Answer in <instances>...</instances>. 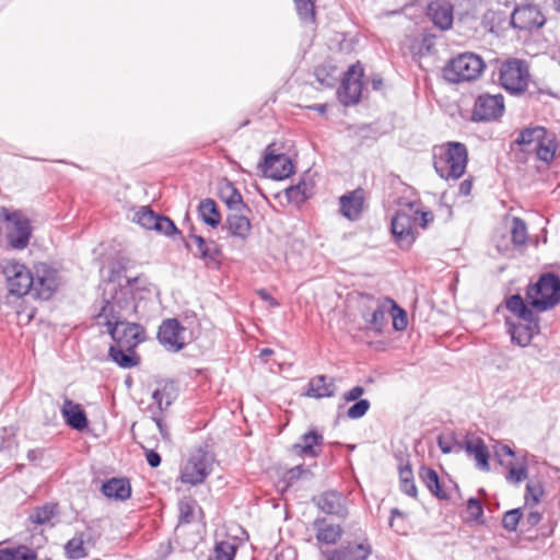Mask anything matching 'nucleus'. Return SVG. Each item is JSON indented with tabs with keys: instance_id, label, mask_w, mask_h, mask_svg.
<instances>
[{
	"instance_id": "51",
	"label": "nucleus",
	"mask_w": 560,
	"mask_h": 560,
	"mask_svg": "<svg viewBox=\"0 0 560 560\" xmlns=\"http://www.w3.org/2000/svg\"><path fill=\"white\" fill-rule=\"evenodd\" d=\"M370 406L368 399H360L347 410V416L350 419H360L369 411Z\"/></svg>"
},
{
	"instance_id": "45",
	"label": "nucleus",
	"mask_w": 560,
	"mask_h": 560,
	"mask_svg": "<svg viewBox=\"0 0 560 560\" xmlns=\"http://www.w3.org/2000/svg\"><path fill=\"white\" fill-rule=\"evenodd\" d=\"M57 513L56 504H46L42 508H38L34 511V513L30 516L31 521L36 524H47Z\"/></svg>"
},
{
	"instance_id": "20",
	"label": "nucleus",
	"mask_w": 560,
	"mask_h": 560,
	"mask_svg": "<svg viewBox=\"0 0 560 560\" xmlns=\"http://www.w3.org/2000/svg\"><path fill=\"white\" fill-rule=\"evenodd\" d=\"M61 415L65 422L72 429L83 431L88 428L89 421L82 407L66 398L61 407Z\"/></svg>"
},
{
	"instance_id": "4",
	"label": "nucleus",
	"mask_w": 560,
	"mask_h": 560,
	"mask_svg": "<svg viewBox=\"0 0 560 560\" xmlns=\"http://www.w3.org/2000/svg\"><path fill=\"white\" fill-rule=\"evenodd\" d=\"M395 301L389 298H375L361 295L359 300L360 315L365 324V329L382 334L387 324V316L390 308H394Z\"/></svg>"
},
{
	"instance_id": "10",
	"label": "nucleus",
	"mask_w": 560,
	"mask_h": 560,
	"mask_svg": "<svg viewBox=\"0 0 560 560\" xmlns=\"http://www.w3.org/2000/svg\"><path fill=\"white\" fill-rule=\"evenodd\" d=\"M9 293L16 296H23L31 292L34 284L33 272L23 264L11 260L3 266Z\"/></svg>"
},
{
	"instance_id": "27",
	"label": "nucleus",
	"mask_w": 560,
	"mask_h": 560,
	"mask_svg": "<svg viewBox=\"0 0 560 560\" xmlns=\"http://www.w3.org/2000/svg\"><path fill=\"white\" fill-rule=\"evenodd\" d=\"M102 492L109 499L125 501L131 495V487L127 479L112 478L103 483Z\"/></svg>"
},
{
	"instance_id": "39",
	"label": "nucleus",
	"mask_w": 560,
	"mask_h": 560,
	"mask_svg": "<svg viewBox=\"0 0 560 560\" xmlns=\"http://www.w3.org/2000/svg\"><path fill=\"white\" fill-rule=\"evenodd\" d=\"M0 560H35V553L25 546L0 549Z\"/></svg>"
},
{
	"instance_id": "44",
	"label": "nucleus",
	"mask_w": 560,
	"mask_h": 560,
	"mask_svg": "<svg viewBox=\"0 0 560 560\" xmlns=\"http://www.w3.org/2000/svg\"><path fill=\"white\" fill-rule=\"evenodd\" d=\"M400 489L410 497L417 495V487L413 481V475L410 466L400 467L399 470Z\"/></svg>"
},
{
	"instance_id": "18",
	"label": "nucleus",
	"mask_w": 560,
	"mask_h": 560,
	"mask_svg": "<svg viewBox=\"0 0 560 560\" xmlns=\"http://www.w3.org/2000/svg\"><path fill=\"white\" fill-rule=\"evenodd\" d=\"M317 508L329 515H336L338 517H346L348 514L347 499L346 497L337 491L329 490L323 492L316 499H314Z\"/></svg>"
},
{
	"instance_id": "41",
	"label": "nucleus",
	"mask_w": 560,
	"mask_h": 560,
	"mask_svg": "<svg viewBox=\"0 0 560 560\" xmlns=\"http://www.w3.org/2000/svg\"><path fill=\"white\" fill-rule=\"evenodd\" d=\"M236 553V545L230 541L217 542L212 555L208 560H233Z\"/></svg>"
},
{
	"instance_id": "7",
	"label": "nucleus",
	"mask_w": 560,
	"mask_h": 560,
	"mask_svg": "<svg viewBox=\"0 0 560 560\" xmlns=\"http://www.w3.org/2000/svg\"><path fill=\"white\" fill-rule=\"evenodd\" d=\"M419 205L408 203L392 219V232L402 249H408L416 240L413 225L418 223Z\"/></svg>"
},
{
	"instance_id": "32",
	"label": "nucleus",
	"mask_w": 560,
	"mask_h": 560,
	"mask_svg": "<svg viewBox=\"0 0 560 560\" xmlns=\"http://www.w3.org/2000/svg\"><path fill=\"white\" fill-rule=\"evenodd\" d=\"M547 130L544 127H534L523 130L520 133L517 139V143L523 147V150L527 153H532L534 147L545 138V132Z\"/></svg>"
},
{
	"instance_id": "31",
	"label": "nucleus",
	"mask_w": 560,
	"mask_h": 560,
	"mask_svg": "<svg viewBox=\"0 0 560 560\" xmlns=\"http://www.w3.org/2000/svg\"><path fill=\"white\" fill-rule=\"evenodd\" d=\"M109 357L120 368L130 369L139 364V357L133 350H127L119 346H112L109 348Z\"/></svg>"
},
{
	"instance_id": "28",
	"label": "nucleus",
	"mask_w": 560,
	"mask_h": 560,
	"mask_svg": "<svg viewBox=\"0 0 560 560\" xmlns=\"http://www.w3.org/2000/svg\"><path fill=\"white\" fill-rule=\"evenodd\" d=\"M313 525L316 529V539L319 542L334 545L342 535V529L339 525L328 524L325 518L315 520Z\"/></svg>"
},
{
	"instance_id": "30",
	"label": "nucleus",
	"mask_w": 560,
	"mask_h": 560,
	"mask_svg": "<svg viewBox=\"0 0 560 560\" xmlns=\"http://www.w3.org/2000/svg\"><path fill=\"white\" fill-rule=\"evenodd\" d=\"M200 219L209 226L215 229L221 223V214L214 200L207 198L198 207Z\"/></svg>"
},
{
	"instance_id": "22",
	"label": "nucleus",
	"mask_w": 560,
	"mask_h": 560,
	"mask_svg": "<svg viewBox=\"0 0 560 560\" xmlns=\"http://www.w3.org/2000/svg\"><path fill=\"white\" fill-rule=\"evenodd\" d=\"M463 447L465 452L475 459L478 469L489 471L490 454L485 442L480 438H467Z\"/></svg>"
},
{
	"instance_id": "35",
	"label": "nucleus",
	"mask_w": 560,
	"mask_h": 560,
	"mask_svg": "<svg viewBox=\"0 0 560 560\" xmlns=\"http://www.w3.org/2000/svg\"><path fill=\"white\" fill-rule=\"evenodd\" d=\"M220 196L230 209L241 210L242 208H245L242 195L231 183H226L221 187Z\"/></svg>"
},
{
	"instance_id": "29",
	"label": "nucleus",
	"mask_w": 560,
	"mask_h": 560,
	"mask_svg": "<svg viewBox=\"0 0 560 560\" xmlns=\"http://www.w3.org/2000/svg\"><path fill=\"white\" fill-rule=\"evenodd\" d=\"M225 228L232 236L245 240L250 233V222L243 214H230L226 219Z\"/></svg>"
},
{
	"instance_id": "9",
	"label": "nucleus",
	"mask_w": 560,
	"mask_h": 560,
	"mask_svg": "<svg viewBox=\"0 0 560 560\" xmlns=\"http://www.w3.org/2000/svg\"><path fill=\"white\" fill-rule=\"evenodd\" d=\"M0 214L4 218L8 241L16 249L27 246L31 236L30 220L19 211L1 209Z\"/></svg>"
},
{
	"instance_id": "47",
	"label": "nucleus",
	"mask_w": 560,
	"mask_h": 560,
	"mask_svg": "<svg viewBox=\"0 0 560 560\" xmlns=\"http://www.w3.org/2000/svg\"><path fill=\"white\" fill-rule=\"evenodd\" d=\"M285 196L290 202L301 203L307 198V185L300 182L298 185L290 186L285 189Z\"/></svg>"
},
{
	"instance_id": "8",
	"label": "nucleus",
	"mask_w": 560,
	"mask_h": 560,
	"mask_svg": "<svg viewBox=\"0 0 560 560\" xmlns=\"http://www.w3.org/2000/svg\"><path fill=\"white\" fill-rule=\"evenodd\" d=\"M500 83L511 94L523 93L529 82V70L525 61L510 59L500 67Z\"/></svg>"
},
{
	"instance_id": "34",
	"label": "nucleus",
	"mask_w": 560,
	"mask_h": 560,
	"mask_svg": "<svg viewBox=\"0 0 560 560\" xmlns=\"http://www.w3.org/2000/svg\"><path fill=\"white\" fill-rule=\"evenodd\" d=\"M187 247L192 250L195 256H199L200 258H210L214 259L215 254L218 253L214 246H209L205 238L199 235H189L187 241Z\"/></svg>"
},
{
	"instance_id": "38",
	"label": "nucleus",
	"mask_w": 560,
	"mask_h": 560,
	"mask_svg": "<svg viewBox=\"0 0 560 560\" xmlns=\"http://www.w3.org/2000/svg\"><path fill=\"white\" fill-rule=\"evenodd\" d=\"M545 494L544 485L538 479H530L526 485L524 495L526 506H536Z\"/></svg>"
},
{
	"instance_id": "60",
	"label": "nucleus",
	"mask_w": 560,
	"mask_h": 560,
	"mask_svg": "<svg viewBox=\"0 0 560 560\" xmlns=\"http://www.w3.org/2000/svg\"><path fill=\"white\" fill-rule=\"evenodd\" d=\"M541 521V514L537 511H532L527 514L525 522L529 526H536Z\"/></svg>"
},
{
	"instance_id": "12",
	"label": "nucleus",
	"mask_w": 560,
	"mask_h": 560,
	"mask_svg": "<svg viewBox=\"0 0 560 560\" xmlns=\"http://www.w3.org/2000/svg\"><path fill=\"white\" fill-rule=\"evenodd\" d=\"M362 77L363 68L359 62L352 65L345 73L341 85L337 91L338 98L343 105H354L360 101L362 93Z\"/></svg>"
},
{
	"instance_id": "52",
	"label": "nucleus",
	"mask_w": 560,
	"mask_h": 560,
	"mask_svg": "<svg viewBox=\"0 0 560 560\" xmlns=\"http://www.w3.org/2000/svg\"><path fill=\"white\" fill-rule=\"evenodd\" d=\"M468 521H479L482 517L483 509L479 500L470 498L467 501Z\"/></svg>"
},
{
	"instance_id": "55",
	"label": "nucleus",
	"mask_w": 560,
	"mask_h": 560,
	"mask_svg": "<svg viewBox=\"0 0 560 560\" xmlns=\"http://www.w3.org/2000/svg\"><path fill=\"white\" fill-rule=\"evenodd\" d=\"M152 399L158 405V408L162 410L164 407H167L171 402L164 389H155L152 393Z\"/></svg>"
},
{
	"instance_id": "16",
	"label": "nucleus",
	"mask_w": 560,
	"mask_h": 560,
	"mask_svg": "<svg viewBox=\"0 0 560 560\" xmlns=\"http://www.w3.org/2000/svg\"><path fill=\"white\" fill-rule=\"evenodd\" d=\"M293 170L292 161L288 155L283 153H266L262 164V172L266 177L281 180L288 178L293 173Z\"/></svg>"
},
{
	"instance_id": "58",
	"label": "nucleus",
	"mask_w": 560,
	"mask_h": 560,
	"mask_svg": "<svg viewBox=\"0 0 560 560\" xmlns=\"http://www.w3.org/2000/svg\"><path fill=\"white\" fill-rule=\"evenodd\" d=\"M145 458L151 467H158L161 464V456L152 450L147 452Z\"/></svg>"
},
{
	"instance_id": "48",
	"label": "nucleus",
	"mask_w": 560,
	"mask_h": 560,
	"mask_svg": "<svg viewBox=\"0 0 560 560\" xmlns=\"http://www.w3.org/2000/svg\"><path fill=\"white\" fill-rule=\"evenodd\" d=\"M299 16L305 22H313L315 16L312 0H294Z\"/></svg>"
},
{
	"instance_id": "59",
	"label": "nucleus",
	"mask_w": 560,
	"mask_h": 560,
	"mask_svg": "<svg viewBox=\"0 0 560 560\" xmlns=\"http://www.w3.org/2000/svg\"><path fill=\"white\" fill-rule=\"evenodd\" d=\"M472 189V179L467 178L463 180L458 186V192L462 196H469Z\"/></svg>"
},
{
	"instance_id": "13",
	"label": "nucleus",
	"mask_w": 560,
	"mask_h": 560,
	"mask_svg": "<svg viewBox=\"0 0 560 560\" xmlns=\"http://www.w3.org/2000/svg\"><path fill=\"white\" fill-rule=\"evenodd\" d=\"M33 291L37 298L48 300L60 284L57 271L46 264L35 266L33 272Z\"/></svg>"
},
{
	"instance_id": "57",
	"label": "nucleus",
	"mask_w": 560,
	"mask_h": 560,
	"mask_svg": "<svg viewBox=\"0 0 560 560\" xmlns=\"http://www.w3.org/2000/svg\"><path fill=\"white\" fill-rule=\"evenodd\" d=\"M434 215L431 211H423L419 208L418 222L424 229L430 222H432Z\"/></svg>"
},
{
	"instance_id": "24",
	"label": "nucleus",
	"mask_w": 560,
	"mask_h": 560,
	"mask_svg": "<svg viewBox=\"0 0 560 560\" xmlns=\"http://www.w3.org/2000/svg\"><path fill=\"white\" fill-rule=\"evenodd\" d=\"M506 310L516 317L517 322L539 320L534 308L520 294H513L505 300Z\"/></svg>"
},
{
	"instance_id": "56",
	"label": "nucleus",
	"mask_w": 560,
	"mask_h": 560,
	"mask_svg": "<svg viewBox=\"0 0 560 560\" xmlns=\"http://www.w3.org/2000/svg\"><path fill=\"white\" fill-rule=\"evenodd\" d=\"M364 394V388L362 386H354L350 390L343 394V399L346 401H357L360 400V397Z\"/></svg>"
},
{
	"instance_id": "40",
	"label": "nucleus",
	"mask_w": 560,
	"mask_h": 560,
	"mask_svg": "<svg viewBox=\"0 0 560 560\" xmlns=\"http://www.w3.org/2000/svg\"><path fill=\"white\" fill-rule=\"evenodd\" d=\"M179 523L189 524L195 520L196 513L200 511L192 499H184L178 503Z\"/></svg>"
},
{
	"instance_id": "33",
	"label": "nucleus",
	"mask_w": 560,
	"mask_h": 560,
	"mask_svg": "<svg viewBox=\"0 0 560 560\" xmlns=\"http://www.w3.org/2000/svg\"><path fill=\"white\" fill-rule=\"evenodd\" d=\"M420 479L429 489V491L439 499H446L445 491L441 488L440 479L436 471L432 468L421 467L419 471Z\"/></svg>"
},
{
	"instance_id": "21",
	"label": "nucleus",
	"mask_w": 560,
	"mask_h": 560,
	"mask_svg": "<svg viewBox=\"0 0 560 560\" xmlns=\"http://www.w3.org/2000/svg\"><path fill=\"white\" fill-rule=\"evenodd\" d=\"M364 208V191L353 190L340 197V209L343 217L354 221L358 220Z\"/></svg>"
},
{
	"instance_id": "53",
	"label": "nucleus",
	"mask_w": 560,
	"mask_h": 560,
	"mask_svg": "<svg viewBox=\"0 0 560 560\" xmlns=\"http://www.w3.org/2000/svg\"><path fill=\"white\" fill-rule=\"evenodd\" d=\"M154 230L165 235H172L177 232L174 222L163 215H159Z\"/></svg>"
},
{
	"instance_id": "5",
	"label": "nucleus",
	"mask_w": 560,
	"mask_h": 560,
	"mask_svg": "<svg viewBox=\"0 0 560 560\" xmlns=\"http://www.w3.org/2000/svg\"><path fill=\"white\" fill-rule=\"evenodd\" d=\"M486 65L482 58L472 52H464L453 58L444 68L445 80L452 83L474 81L480 77Z\"/></svg>"
},
{
	"instance_id": "49",
	"label": "nucleus",
	"mask_w": 560,
	"mask_h": 560,
	"mask_svg": "<svg viewBox=\"0 0 560 560\" xmlns=\"http://www.w3.org/2000/svg\"><path fill=\"white\" fill-rule=\"evenodd\" d=\"M522 510L513 509L504 513L502 518V526L509 532H515L520 521L522 520Z\"/></svg>"
},
{
	"instance_id": "19",
	"label": "nucleus",
	"mask_w": 560,
	"mask_h": 560,
	"mask_svg": "<svg viewBox=\"0 0 560 560\" xmlns=\"http://www.w3.org/2000/svg\"><path fill=\"white\" fill-rule=\"evenodd\" d=\"M427 14L442 31L450 30L453 25L454 8L450 0H433L428 5Z\"/></svg>"
},
{
	"instance_id": "25",
	"label": "nucleus",
	"mask_w": 560,
	"mask_h": 560,
	"mask_svg": "<svg viewBox=\"0 0 560 560\" xmlns=\"http://www.w3.org/2000/svg\"><path fill=\"white\" fill-rule=\"evenodd\" d=\"M335 394L336 385L334 378H328L325 375H317L311 378L306 396L319 399L332 397Z\"/></svg>"
},
{
	"instance_id": "6",
	"label": "nucleus",
	"mask_w": 560,
	"mask_h": 560,
	"mask_svg": "<svg viewBox=\"0 0 560 560\" xmlns=\"http://www.w3.org/2000/svg\"><path fill=\"white\" fill-rule=\"evenodd\" d=\"M213 464L214 456L207 447L195 448L180 470L182 482L200 485L211 474Z\"/></svg>"
},
{
	"instance_id": "11",
	"label": "nucleus",
	"mask_w": 560,
	"mask_h": 560,
	"mask_svg": "<svg viewBox=\"0 0 560 560\" xmlns=\"http://www.w3.org/2000/svg\"><path fill=\"white\" fill-rule=\"evenodd\" d=\"M158 339L167 350L177 352L191 341V332L176 318H170L159 327Z\"/></svg>"
},
{
	"instance_id": "46",
	"label": "nucleus",
	"mask_w": 560,
	"mask_h": 560,
	"mask_svg": "<svg viewBox=\"0 0 560 560\" xmlns=\"http://www.w3.org/2000/svg\"><path fill=\"white\" fill-rule=\"evenodd\" d=\"M66 553L70 559H80L86 556L84 540L82 536H75L70 539L66 547Z\"/></svg>"
},
{
	"instance_id": "62",
	"label": "nucleus",
	"mask_w": 560,
	"mask_h": 560,
	"mask_svg": "<svg viewBox=\"0 0 560 560\" xmlns=\"http://www.w3.org/2000/svg\"><path fill=\"white\" fill-rule=\"evenodd\" d=\"M438 444H439V447L440 450L444 453V454H450L453 452V447L451 445V442L444 440L442 436L439 438L438 440Z\"/></svg>"
},
{
	"instance_id": "23",
	"label": "nucleus",
	"mask_w": 560,
	"mask_h": 560,
	"mask_svg": "<svg viewBox=\"0 0 560 560\" xmlns=\"http://www.w3.org/2000/svg\"><path fill=\"white\" fill-rule=\"evenodd\" d=\"M371 548L365 544L349 545L331 551H323L326 560H366Z\"/></svg>"
},
{
	"instance_id": "14",
	"label": "nucleus",
	"mask_w": 560,
	"mask_h": 560,
	"mask_svg": "<svg viewBox=\"0 0 560 560\" xmlns=\"http://www.w3.org/2000/svg\"><path fill=\"white\" fill-rule=\"evenodd\" d=\"M504 98L501 94H481L477 97L472 119L476 121H491L503 115Z\"/></svg>"
},
{
	"instance_id": "54",
	"label": "nucleus",
	"mask_w": 560,
	"mask_h": 560,
	"mask_svg": "<svg viewBox=\"0 0 560 560\" xmlns=\"http://www.w3.org/2000/svg\"><path fill=\"white\" fill-rule=\"evenodd\" d=\"M494 456L501 466H505L509 462L504 460V457H514V451L504 444H498L494 446Z\"/></svg>"
},
{
	"instance_id": "17",
	"label": "nucleus",
	"mask_w": 560,
	"mask_h": 560,
	"mask_svg": "<svg viewBox=\"0 0 560 560\" xmlns=\"http://www.w3.org/2000/svg\"><path fill=\"white\" fill-rule=\"evenodd\" d=\"M505 324L509 327L512 341L520 347L528 346L534 336L540 331L539 320L513 322L511 318H506Z\"/></svg>"
},
{
	"instance_id": "2",
	"label": "nucleus",
	"mask_w": 560,
	"mask_h": 560,
	"mask_svg": "<svg viewBox=\"0 0 560 560\" xmlns=\"http://www.w3.org/2000/svg\"><path fill=\"white\" fill-rule=\"evenodd\" d=\"M433 167L445 180L459 179L467 167L468 151L464 143L448 141L432 149Z\"/></svg>"
},
{
	"instance_id": "42",
	"label": "nucleus",
	"mask_w": 560,
	"mask_h": 560,
	"mask_svg": "<svg viewBox=\"0 0 560 560\" xmlns=\"http://www.w3.org/2000/svg\"><path fill=\"white\" fill-rule=\"evenodd\" d=\"M159 215L154 213L150 208L141 207L136 211L133 221L147 230H154Z\"/></svg>"
},
{
	"instance_id": "63",
	"label": "nucleus",
	"mask_w": 560,
	"mask_h": 560,
	"mask_svg": "<svg viewBox=\"0 0 560 560\" xmlns=\"http://www.w3.org/2000/svg\"><path fill=\"white\" fill-rule=\"evenodd\" d=\"M323 71H324L323 69H319V68L316 69L315 74H316L317 80L320 82V84H325L327 86L331 85L332 84L331 82L326 81L324 78H322Z\"/></svg>"
},
{
	"instance_id": "43",
	"label": "nucleus",
	"mask_w": 560,
	"mask_h": 560,
	"mask_svg": "<svg viewBox=\"0 0 560 560\" xmlns=\"http://www.w3.org/2000/svg\"><path fill=\"white\" fill-rule=\"evenodd\" d=\"M510 229L512 242L515 245H524L527 241V226L525 222L521 218L513 217Z\"/></svg>"
},
{
	"instance_id": "1",
	"label": "nucleus",
	"mask_w": 560,
	"mask_h": 560,
	"mask_svg": "<svg viewBox=\"0 0 560 560\" xmlns=\"http://www.w3.org/2000/svg\"><path fill=\"white\" fill-rule=\"evenodd\" d=\"M138 311L132 287L128 282L120 285L109 280L104 283L102 306L96 314L98 324L107 327L115 341L114 346L133 350L144 339L143 328L136 323H129Z\"/></svg>"
},
{
	"instance_id": "64",
	"label": "nucleus",
	"mask_w": 560,
	"mask_h": 560,
	"mask_svg": "<svg viewBox=\"0 0 560 560\" xmlns=\"http://www.w3.org/2000/svg\"><path fill=\"white\" fill-rule=\"evenodd\" d=\"M155 421H156V425H158L162 436L164 439H168V433L166 432V429H165L164 424L162 423V421L160 419H156Z\"/></svg>"
},
{
	"instance_id": "36",
	"label": "nucleus",
	"mask_w": 560,
	"mask_h": 560,
	"mask_svg": "<svg viewBox=\"0 0 560 560\" xmlns=\"http://www.w3.org/2000/svg\"><path fill=\"white\" fill-rule=\"evenodd\" d=\"M557 144L552 136L545 132V138L534 147L532 153H535L540 161L550 162L556 153Z\"/></svg>"
},
{
	"instance_id": "50",
	"label": "nucleus",
	"mask_w": 560,
	"mask_h": 560,
	"mask_svg": "<svg viewBox=\"0 0 560 560\" xmlns=\"http://www.w3.org/2000/svg\"><path fill=\"white\" fill-rule=\"evenodd\" d=\"M388 315L392 316L393 327L395 330L402 331L407 328V313L401 307H399L396 302L394 308H390Z\"/></svg>"
},
{
	"instance_id": "26",
	"label": "nucleus",
	"mask_w": 560,
	"mask_h": 560,
	"mask_svg": "<svg viewBox=\"0 0 560 560\" xmlns=\"http://www.w3.org/2000/svg\"><path fill=\"white\" fill-rule=\"evenodd\" d=\"M322 444L323 435L316 431H310L303 434L300 442L293 447L301 455L316 457L320 452Z\"/></svg>"
},
{
	"instance_id": "3",
	"label": "nucleus",
	"mask_w": 560,
	"mask_h": 560,
	"mask_svg": "<svg viewBox=\"0 0 560 560\" xmlns=\"http://www.w3.org/2000/svg\"><path fill=\"white\" fill-rule=\"evenodd\" d=\"M526 301L537 312H546L560 303V278L544 273L526 289Z\"/></svg>"
},
{
	"instance_id": "61",
	"label": "nucleus",
	"mask_w": 560,
	"mask_h": 560,
	"mask_svg": "<svg viewBox=\"0 0 560 560\" xmlns=\"http://www.w3.org/2000/svg\"><path fill=\"white\" fill-rule=\"evenodd\" d=\"M258 295L266 301L270 306L277 307L279 303L265 290L258 291Z\"/></svg>"
},
{
	"instance_id": "15",
	"label": "nucleus",
	"mask_w": 560,
	"mask_h": 560,
	"mask_svg": "<svg viewBox=\"0 0 560 560\" xmlns=\"http://www.w3.org/2000/svg\"><path fill=\"white\" fill-rule=\"evenodd\" d=\"M545 22V16L538 7L533 4L517 5L511 15L512 26L521 31L539 28Z\"/></svg>"
},
{
	"instance_id": "37",
	"label": "nucleus",
	"mask_w": 560,
	"mask_h": 560,
	"mask_svg": "<svg viewBox=\"0 0 560 560\" xmlns=\"http://www.w3.org/2000/svg\"><path fill=\"white\" fill-rule=\"evenodd\" d=\"M504 467L508 470L505 479L512 485L518 486L528 476V468L524 462L513 463L510 460Z\"/></svg>"
}]
</instances>
